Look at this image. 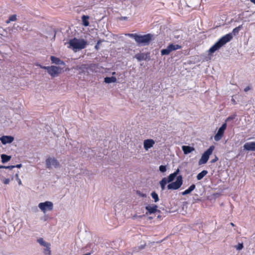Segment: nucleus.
Wrapping results in <instances>:
<instances>
[{
    "mask_svg": "<svg viewBox=\"0 0 255 255\" xmlns=\"http://www.w3.org/2000/svg\"><path fill=\"white\" fill-rule=\"evenodd\" d=\"M1 181L4 184H8L10 182V179L9 178H1Z\"/></svg>",
    "mask_w": 255,
    "mask_h": 255,
    "instance_id": "nucleus-31",
    "label": "nucleus"
},
{
    "mask_svg": "<svg viewBox=\"0 0 255 255\" xmlns=\"http://www.w3.org/2000/svg\"><path fill=\"white\" fill-rule=\"evenodd\" d=\"M168 183L167 181V178L164 177L162 179V180L160 181L159 183L161 186V188L162 190L165 189V185L166 184Z\"/></svg>",
    "mask_w": 255,
    "mask_h": 255,
    "instance_id": "nucleus-24",
    "label": "nucleus"
},
{
    "mask_svg": "<svg viewBox=\"0 0 255 255\" xmlns=\"http://www.w3.org/2000/svg\"><path fill=\"white\" fill-rule=\"evenodd\" d=\"M128 35L129 37L134 39L138 45H142L148 44L152 37V35L149 33L143 35H139L136 33H129Z\"/></svg>",
    "mask_w": 255,
    "mask_h": 255,
    "instance_id": "nucleus-2",
    "label": "nucleus"
},
{
    "mask_svg": "<svg viewBox=\"0 0 255 255\" xmlns=\"http://www.w3.org/2000/svg\"><path fill=\"white\" fill-rule=\"evenodd\" d=\"M232 38V33H229L224 35L209 49V52L211 54L213 53L219 49L224 44L231 41Z\"/></svg>",
    "mask_w": 255,
    "mask_h": 255,
    "instance_id": "nucleus-1",
    "label": "nucleus"
},
{
    "mask_svg": "<svg viewBox=\"0 0 255 255\" xmlns=\"http://www.w3.org/2000/svg\"><path fill=\"white\" fill-rule=\"evenodd\" d=\"M89 18L90 17L88 15H83L81 17L82 24L84 26L86 27V26H88L89 25Z\"/></svg>",
    "mask_w": 255,
    "mask_h": 255,
    "instance_id": "nucleus-19",
    "label": "nucleus"
},
{
    "mask_svg": "<svg viewBox=\"0 0 255 255\" xmlns=\"http://www.w3.org/2000/svg\"><path fill=\"white\" fill-rule=\"evenodd\" d=\"M251 88L248 86L247 87H246L245 89H244V91L247 92H248V91H249L250 90H251Z\"/></svg>",
    "mask_w": 255,
    "mask_h": 255,
    "instance_id": "nucleus-38",
    "label": "nucleus"
},
{
    "mask_svg": "<svg viewBox=\"0 0 255 255\" xmlns=\"http://www.w3.org/2000/svg\"><path fill=\"white\" fill-rule=\"evenodd\" d=\"M37 242L42 246H48L50 245L49 243L45 242L42 238H39L37 240Z\"/></svg>",
    "mask_w": 255,
    "mask_h": 255,
    "instance_id": "nucleus-27",
    "label": "nucleus"
},
{
    "mask_svg": "<svg viewBox=\"0 0 255 255\" xmlns=\"http://www.w3.org/2000/svg\"><path fill=\"white\" fill-rule=\"evenodd\" d=\"M244 148L249 151H255V142L246 143L244 145Z\"/></svg>",
    "mask_w": 255,
    "mask_h": 255,
    "instance_id": "nucleus-15",
    "label": "nucleus"
},
{
    "mask_svg": "<svg viewBox=\"0 0 255 255\" xmlns=\"http://www.w3.org/2000/svg\"><path fill=\"white\" fill-rule=\"evenodd\" d=\"M214 149L215 146L211 145L202 154L201 158L199 160V165L204 164L207 162L210 155L212 154Z\"/></svg>",
    "mask_w": 255,
    "mask_h": 255,
    "instance_id": "nucleus-4",
    "label": "nucleus"
},
{
    "mask_svg": "<svg viewBox=\"0 0 255 255\" xmlns=\"http://www.w3.org/2000/svg\"><path fill=\"white\" fill-rule=\"evenodd\" d=\"M227 128V124L224 123L222 126L218 129L217 133L214 136V140L216 141H218L223 137L224 132Z\"/></svg>",
    "mask_w": 255,
    "mask_h": 255,
    "instance_id": "nucleus-10",
    "label": "nucleus"
},
{
    "mask_svg": "<svg viewBox=\"0 0 255 255\" xmlns=\"http://www.w3.org/2000/svg\"><path fill=\"white\" fill-rule=\"evenodd\" d=\"M11 180H13V176L11 177Z\"/></svg>",
    "mask_w": 255,
    "mask_h": 255,
    "instance_id": "nucleus-44",
    "label": "nucleus"
},
{
    "mask_svg": "<svg viewBox=\"0 0 255 255\" xmlns=\"http://www.w3.org/2000/svg\"><path fill=\"white\" fill-rule=\"evenodd\" d=\"M120 19H122V20H127L128 19V17H126V16L121 17L120 18Z\"/></svg>",
    "mask_w": 255,
    "mask_h": 255,
    "instance_id": "nucleus-39",
    "label": "nucleus"
},
{
    "mask_svg": "<svg viewBox=\"0 0 255 255\" xmlns=\"http://www.w3.org/2000/svg\"><path fill=\"white\" fill-rule=\"evenodd\" d=\"M38 207L44 213L46 211H51L53 208V203L50 201L41 202L38 204Z\"/></svg>",
    "mask_w": 255,
    "mask_h": 255,
    "instance_id": "nucleus-9",
    "label": "nucleus"
},
{
    "mask_svg": "<svg viewBox=\"0 0 255 255\" xmlns=\"http://www.w3.org/2000/svg\"><path fill=\"white\" fill-rule=\"evenodd\" d=\"M117 81V78L112 76L111 77H106L104 78V82L106 83H115Z\"/></svg>",
    "mask_w": 255,
    "mask_h": 255,
    "instance_id": "nucleus-21",
    "label": "nucleus"
},
{
    "mask_svg": "<svg viewBox=\"0 0 255 255\" xmlns=\"http://www.w3.org/2000/svg\"><path fill=\"white\" fill-rule=\"evenodd\" d=\"M17 19L16 18V14H13L10 15L8 19L6 21V23H9L11 21H15Z\"/></svg>",
    "mask_w": 255,
    "mask_h": 255,
    "instance_id": "nucleus-26",
    "label": "nucleus"
},
{
    "mask_svg": "<svg viewBox=\"0 0 255 255\" xmlns=\"http://www.w3.org/2000/svg\"><path fill=\"white\" fill-rule=\"evenodd\" d=\"M234 119L233 117H228V119H227V120H233Z\"/></svg>",
    "mask_w": 255,
    "mask_h": 255,
    "instance_id": "nucleus-40",
    "label": "nucleus"
},
{
    "mask_svg": "<svg viewBox=\"0 0 255 255\" xmlns=\"http://www.w3.org/2000/svg\"><path fill=\"white\" fill-rule=\"evenodd\" d=\"M46 167L48 169H50L53 166L55 168L59 167L60 163L54 157H49L46 159L45 161Z\"/></svg>",
    "mask_w": 255,
    "mask_h": 255,
    "instance_id": "nucleus-8",
    "label": "nucleus"
},
{
    "mask_svg": "<svg viewBox=\"0 0 255 255\" xmlns=\"http://www.w3.org/2000/svg\"><path fill=\"white\" fill-rule=\"evenodd\" d=\"M159 170L161 172H164L166 171L167 170V168H166V166H164V165H160L159 166Z\"/></svg>",
    "mask_w": 255,
    "mask_h": 255,
    "instance_id": "nucleus-32",
    "label": "nucleus"
},
{
    "mask_svg": "<svg viewBox=\"0 0 255 255\" xmlns=\"http://www.w3.org/2000/svg\"><path fill=\"white\" fill-rule=\"evenodd\" d=\"M208 173V171L207 170H203L200 173H198L197 175V179L198 180H201L205 175H206Z\"/></svg>",
    "mask_w": 255,
    "mask_h": 255,
    "instance_id": "nucleus-22",
    "label": "nucleus"
},
{
    "mask_svg": "<svg viewBox=\"0 0 255 255\" xmlns=\"http://www.w3.org/2000/svg\"><path fill=\"white\" fill-rule=\"evenodd\" d=\"M252 2L255 4V0H250Z\"/></svg>",
    "mask_w": 255,
    "mask_h": 255,
    "instance_id": "nucleus-41",
    "label": "nucleus"
},
{
    "mask_svg": "<svg viewBox=\"0 0 255 255\" xmlns=\"http://www.w3.org/2000/svg\"><path fill=\"white\" fill-rule=\"evenodd\" d=\"M233 102L235 103V100H233Z\"/></svg>",
    "mask_w": 255,
    "mask_h": 255,
    "instance_id": "nucleus-45",
    "label": "nucleus"
},
{
    "mask_svg": "<svg viewBox=\"0 0 255 255\" xmlns=\"http://www.w3.org/2000/svg\"><path fill=\"white\" fill-rule=\"evenodd\" d=\"M101 43V41L99 40L98 41V42H97V43L96 44V45H95V48L96 49V50H98L99 49V44Z\"/></svg>",
    "mask_w": 255,
    "mask_h": 255,
    "instance_id": "nucleus-37",
    "label": "nucleus"
},
{
    "mask_svg": "<svg viewBox=\"0 0 255 255\" xmlns=\"http://www.w3.org/2000/svg\"><path fill=\"white\" fill-rule=\"evenodd\" d=\"M50 245L48 246H45L46 249L44 250V253L45 255H50L51 251L50 248Z\"/></svg>",
    "mask_w": 255,
    "mask_h": 255,
    "instance_id": "nucleus-30",
    "label": "nucleus"
},
{
    "mask_svg": "<svg viewBox=\"0 0 255 255\" xmlns=\"http://www.w3.org/2000/svg\"><path fill=\"white\" fill-rule=\"evenodd\" d=\"M243 248V244H239L237 247V249L239 250H242Z\"/></svg>",
    "mask_w": 255,
    "mask_h": 255,
    "instance_id": "nucleus-35",
    "label": "nucleus"
},
{
    "mask_svg": "<svg viewBox=\"0 0 255 255\" xmlns=\"http://www.w3.org/2000/svg\"><path fill=\"white\" fill-rule=\"evenodd\" d=\"M181 48L182 46L181 45L171 43L169 44L166 49H163L161 50V54L162 55H167L169 54L171 52L181 49Z\"/></svg>",
    "mask_w": 255,
    "mask_h": 255,
    "instance_id": "nucleus-7",
    "label": "nucleus"
},
{
    "mask_svg": "<svg viewBox=\"0 0 255 255\" xmlns=\"http://www.w3.org/2000/svg\"><path fill=\"white\" fill-rule=\"evenodd\" d=\"M242 25H239V26L238 27H236V28H235L233 30V33L234 34V35H236L238 33L239 30L241 29V28H242Z\"/></svg>",
    "mask_w": 255,
    "mask_h": 255,
    "instance_id": "nucleus-29",
    "label": "nucleus"
},
{
    "mask_svg": "<svg viewBox=\"0 0 255 255\" xmlns=\"http://www.w3.org/2000/svg\"><path fill=\"white\" fill-rule=\"evenodd\" d=\"M183 184V179L181 175L177 176L176 180L175 182L169 183L167 188L169 190H177L182 186Z\"/></svg>",
    "mask_w": 255,
    "mask_h": 255,
    "instance_id": "nucleus-6",
    "label": "nucleus"
},
{
    "mask_svg": "<svg viewBox=\"0 0 255 255\" xmlns=\"http://www.w3.org/2000/svg\"><path fill=\"white\" fill-rule=\"evenodd\" d=\"M1 162L3 163H4L8 161L10 159L11 156L3 154H1Z\"/></svg>",
    "mask_w": 255,
    "mask_h": 255,
    "instance_id": "nucleus-25",
    "label": "nucleus"
},
{
    "mask_svg": "<svg viewBox=\"0 0 255 255\" xmlns=\"http://www.w3.org/2000/svg\"><path fill=\"white\" fill-rule=\"evenodd\" d=\"M195 185L192 184L187 189L185 190L184 191L182 192V195H186L189 193H190L192 191H193L195 189Z\"/></svg>",
    "mask_w": 255,
    "mask_h": 255,
    "instance_id": "nucleus-20",
    "label": "nucleus"
},
{
    "mask_svg": "<svg viewBox=\"0 0 255 255\" xmlns=\"http://www.w3.org/2000/svg\"><path fill=\"white\" fill-rule=\"evenodd\" d=\"M179 172V169H177L174 173L170 174L167 179L168 183L172 182Z\"/></svg>",
    "mask_w": 255,
    "mask_h": 255,
    "instance_id": "nucleus-16",
    "label": "nucleus"
},
{
    "mask_svg": "<svg viewBox=\"0 0 255 255\" xmlns=\"http://www.w3.org/2000/svg\"><path fill=\"white\" fill-rule=\"evenodd\" d=\"M0 140L3 144L10 143L14 140V137L12 136L3 135L0 137Z\"/></svg>",
    "mask_w": 255,
    "mask_h": 255,
    "instance_id": "nucleus-11",
    "label": "nucleus"
},
{
    "mask_svg": "<svg viewBox=\"0 0 255 255\" xmlns=\"http://www.w3.org/2000/svg\"><path fill=\"white\" fill-rule=\"evenodd\" d=\"M21 164H17L16 165H11V166H3V165H0V168H6V169H9V170H11L14 167H17L20 168L21 167Z\"/></svg>",
    "mask_w": 255,
    "mask_h": 255,
    "instance_id": "nucleus-23",
    "label": "nucleus"
},
{
    "mask_svg": "<svg viewBox=\"0 0 255 255\" xmlns=\"http://www.w3.org/2000/svg\"><path fill=\"white\" fill-rule=\"evenodd\" d=\"M50 59L52 62V63H54L57 65H64V62L60 59L59 58L55 57L54 56H51L50 57Z\"/></svg>",
    "mask_w": 255,
    "mask_h": 255,
    "instance_id": "nucleus-17",
    "label": "nucleus"
},
{
    "mask_svg": "<svg viewBox=\"0 0 255 255\" xmlns=\"http://www.w3.org/2000/svg\"><path fill=\"white\" fill-rule=\"evenodd\" d=\"M145 209L147 210L146 214H151L157 211V206L153 205L152 206L147 205L145 207Z\"/></svg>",
    "mask_w": 255,
    "mask_h": 255,
    "instance_id": "nucleus-14",
    "label": "nucleus"
},
{
    "mask_svg": "<svg viewBox=\"0 0 255 255\" xmlns=\"http://www.w3.org/2000/svg\"><path fill=\"white\" fill-rule=\"evenodd\" d=\"M149 57V53H139L135 55V58L139 61L146 60Z\"/></svg>",
    "mask_w": 255,
    "mask_h": 255,
    "instance_id": "nucleus-13",
    "label": "nucleus"
},
{
    "mask_svg": "<svg viewBox=\"0 0 255 255\" xmlns=\"http://www.w3.org/2000/svg\"><path fill=\"white\" fill-rule=\"evenodd\" d=\"M230 224H231V225L232 226H233V227H234V226H235L234 224V223H230Z\"/></svg>",
    "mask_w": 255,
    "mask_h": 255,
    "instance_id": "nucleus-42",
    "label": "nucleus"
},
{
    "mask_svg": "<svg viewBox=\"0 0 255 255\" xmlns=\"http://www.w3.org/2000/svg\"><path fill=\"white\" fill-rule=\"evenodd\" d=\"M151 196L152 198L154 199L155 202H157V201H159L158 196L155 191H153L151 193Z\"/></svg>",
    "mask_w": 255,
    "mask_h": 255,
    "instance_id": "nucleus-28",
    "label": "nucleus"
},
{
    "mask_svg": "<svg viewBox=\"0 0 255 255\" xmlns=\"http://www.w3.org/2000/svg\"><path fill=\"white\" fill-rule=\"evenodd\" d=\"M39 66L41 68L46 70L48 73L52 77L58 76L61 71V68L55 66H44L39 65Z\"/></svg>",
    "mask_w": 255,
    "mask_h": 255,
    "instance_id": "nucleus-5",
    "label": "nucleus"
},
{
    "mask_svg": "<svg viewBox=\"0 0 255 255\" xmlns=\"http://www.w3.org/2000/svg\"><path fill=\"white\" fill-rule=\"evenodd\" d=\"M182 149L185 154H187L195 150L194 147L186 145L182 146Z\"/></svg>",
    "mask_w": 255,
    "mask_h": 255,
    "instance_id": "nucleus-18",
    "label": "nucleus"
},
{
    "mask_svg": "<svg viewBox=\"0 0 255 255\" xmlns=\"http://www.w3.org/2000/svg\"><path fill=\"white\" fill-rule=\"evenodd\" d=\"M15 176L16 180L17 181V182H18V184H19V185H21V184H22V183H21V180H20V179H19V176H18V172H17V173H16L15 174Z\"/></svg>",
    "mask_w": 255,
    "mask_h": 255,
    "instance_id": "nucleus-33",
    "label": "nucleus"
},
{
    "mask_svg": "<svg viewBox=\"0 0 255 255\" xmlns=\"http://www.w3.org/2000/svg\"><path fill=\"white\" fill-rule=\"evenodd\" d=\"M233 102L235 103V100H233Z\"/></svg>",
    "mask_w": 255,
    "mask_h": 255,
    "instance_id": "nucleus-46",
    "label": "nucleus"
},
{
    "mask_svg": "<svg viewBox=\"0 0 255 255\" xmlns=\"http://www.w3.org/2000/svg\"><path fill=\"white\" fill-rule=\"evenodd\" d=\"M218 159H219L218 157L216 155H215L214 158L211 160V163H215L216 161H217L218 160Z\"/></svg>",
    "mask_w": 255,
    "mask_h": 255,
    "instance_id": "nucleus-34",
    "label": "nucleus"
},
{
    "mask_svg": "<svg viewBox=\"0 0 255 255\" xmlns=\"http://www.w3.org/2000/svg\"><path fill=\"white\" fill-rule=\"evenodd\" d=\"M69 47H71L74 51L77 50H81L85 48L87 45V42L83 39H77L74 38L69 40Z\"/></svg>",
    "mask_w": 255,
    "mask_h": 255,
    "instance_id": "nucleus-3",
    "label": "nucleus"
},
{
    "mask_svg": "<svg viewBox=\"0 0 255 255\" xmlns=\"http://www.w3.org/2000/svg\"><path fill=\"white\" fill-rule=\"evenodd\" d=\"M116 74V72H114L112 73V75H115Z\"/></svg>",
    "mask_w": 255,
    "mask_h": 255,
    "instance_id": "nucleus-43",
    "label": "nucleus"
},
{
    "mask_svg": "<svg viewBox=\"0 0 255 255\" xmlns=\"http://www.w3.org/2000/svg\"><path fill=\"white\" fill-rule=\"evenodd\" d=\"M79 69H87V65L82 64L78 67Z\"/></svg>",
    "mask_w": 255,
    "mask_h": 255,
    "instance_id": "nucleus-36",
    "label": "nucleus"
},
{
    "mask_svg": "<svg viewBox=\"0 0 255 255\" xmlns=\"http://www.w3.org/2000/svg\"><path fill=\"white\" fill-rule=\"evenodd\" d=\"M155 143V141L152 139H147L144 140L143 147L144 148L147 150L148 149L153 147Z\"/></svg>",
    "mask_w": 255,
    "mask_h": 255,
    "instance_id": "nucleus-12",
    "label": "nucleus"
}]
</instances>
